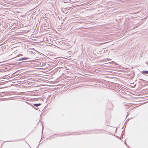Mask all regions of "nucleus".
<instances>
[{
    "instance_id": "obj_1",
    "label": "nucleus",
    "mask_w": 148,
    "mask_h": 148,
    "mask_svg": "<svg viewBox=\"0 0 148 148\" xmlns=\"http://www.w3.org/2000/svg\"><path fill=\"white\" fill-rule=\"evenodd\" d=\"M141 72L144 75L148 74V71H143Z\"/></svg>"
},
{
    "instance_id": "obj_2",
    "label": "nucleus",
    "mask_w": 148,
    "mask_h": 148,
    "mask_svg": "<svg viewBox=\"0 0 148 148\" xmlns=\"http://www.w3.org/2000/svg\"><path fill=\"white\" fill-rule=\"evenodd\" d=\"M28 59V58H21L19 59V61L21 60H27Z\"/></svg>"
},
{
    "instance_id": "obj_3",
    "label": "nucleus",
    "mask_w": 148,
    "mask_h": 148,
    "mask_svg": "<svg viewBox=\"0 0 148 148\" xmlns=\"http://www.w3.org/2000/svg\"><path fill=\"white\" fill-rule=\"evenodd\" d=\"M41 105L40 103H36L34 104V106L36 107H38L39 106H40Z\"/></svg>"
},
{
    "instance_id": "obj_4",
    "label": "nucleus",
    "mask_w": 148,
    "mask_h": 148,
    "mask_svg": "<svg viewBox=\"0 0 148 148\" xmlns=\"http://www.w3.org/2000/svg\"><path fill=\"white\" fill-rule=\"evenodd\" d=\"M139 80H140V81H143V79H139Z\"/></svg>"
},
{
    "instance_id": "obj_5",
    "label": "nucleus",
    "mask_w": 148,
    "mask_h": 148,
    "mask_svg": "<svg viewBox=\"0 0 148 148\" xmlns=\"http://www.w3.org/2000/svg\"><path fill=\"white\" fill-rule=\"evenodd\" d=\"M62 11L63 12H65V11H64V10H62Z\"/></svg>"
},
{
    "instance_id": "obj_6",
    "label": "nucleus",
    "mask_w": 148,
    "mask_h": 148,
    "mask_svg": "<svg viewBox=\"0 0 148 148\" xmlns=\"http://www.w3.org/2000/svg\"><path fill=\"white\" fill-rule=\"evenodd\" d=\"M67 9L66 8H64V10H65V9Z\"/></svg>"
},
{
    "instance_id": "obj_7",
    "label": "nucleus",
    "mask_w": 148,
    "mask_h": 148,
    "mask_svg": "<svg viewBox=\"0 0 148 148\" xmlns=\"http://www.w3.org/2000/svg\"><path fill=\"white\" fill-rule=\"evenodd\" d=\"M105 43V42H104V43H102L101 44H101H101H104V43Z\"/></svg>"
},
{
    "instance_id": "obj_8",
    "label": "nucleus",
    "mask_w": 148,
    "mask_h": 148,
    "mask_svg": "<svg viewBox=\"0 0 148 148\" xmlns=\"http://www.w3.org/2000/svg\"><path fill=\"white\" fill-rule=\"evenodd\" d=\"M43 127L42 130H43Z\"/></svg>"
}]
</instances>
